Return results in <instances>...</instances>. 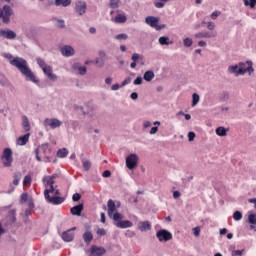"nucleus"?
I'll list each match as a JSON object with an SVG mask.
<instances>
[{
  "instance_id": "nucleus-1",
  "label": "nucleus",
  "mask_w": 256,
  "mask_h": 256,
  "mask_svg": "<svg viewBox=\"0 0 256 256\" xmlns=\"http://www.w3.org/2000/svg\"><path fill=\"white\" fill-rule=\"evenodd\" d=\"M3 57L5 59L9 60L10 65L13 67H16L20 73H22L26 79V81H31L32 83H35L36 85H39V80L37 79V76H35V73L29 68V65L27 64V60L21 57H14L13 55L9 53H4Z\"/></svg>"
},
{
  "instance_id": "nucleus-2",
  "label": "nucleus",
  "mask_w": 256,
  "mask_h": 256,
  "mask_svg": "<svg viewBox=\"0 0 256 256\" xmlns=\"http://www.w3.org/2000/svg\"><path fill=\"white\" fill-rule=\"evenodd\" d=\"M107 207L108 217H110V219H113V221H119V219H123V214L117 212V209L121 207V202H117L115 204V201L110 199L107 202Z\"/></svg>"
},
{
  "instance_id": "nucleus-3",
  "label": "nucleus",
  "mask_w": 256,
  "mask_h": 256,
  "mask_svg": "<svg viewBox=\"0 0 256 256\" xmlns=\"http://www.w3.org/2000/svg\"><path fill=\"white\" fill-rule=\"evenodd\" d=\"M13 15V8L9 5H4L0 8V19L5 24L11 23V16Z\"/></svg>"
},
{
  "instance_id": "nucleus-4",
  "label": "nucleus",
  "mask_w": 256,
  "mask_h": 256,
  "mask_svg": "<svg viewBox=\"0 0 256 256\" xmlns=\"http://www.w3.org/2000/svg\"><path fill=\"white\" fill-rule=\"evenodd\" d=\"M4 167H11L13 164V151L10 148H5L1 157Z\"/></svg>"
},
{
  "instance_id": "nucleus-5",
  "label": "nucleus",
  "mask_w": 256,
  "mask_h": 256,
  "mask_svg": "<svg viewBox=\"0 0 256 256\" xmlns=\"http://www.w3.org/2000/svg\"><path fill=\"white\" fill-rule=\"evenodd\" d=\"M43 125L45 129H57L63 125V122L57 118H46Z\"/></svg>"
},
{
  "instance_id": "nucleus-6",
  "label": "nucleus",
  "mask_w": 256,
  "mask_h": 256,
  "mask_svg": "<svg viewBox=\"0 0 256 256\" xmlns=\"http://www.w3.org/2000/svg\"><path fill=\"white\" fill-rule=\"evenodd\" d=\"M44 197L47 203H50V205H61L62 203H65V198L63 197H51V195L49 194V190L44 191Z\"/></svg>"
},
{
  "instance_id": "nucleus-7",
  "label": "nucleus",
  "mask_w": 256,
  "mask_h": 256,
  "mask_svg": "<svg viewBox=\"0 0 256 256\" xmlns=\"http://www.w3.org/2000/svg\"><path fill=\"white\" fill-rule=\"evenodd\" d=\"M145 23L150 27L156 29V31H161V29H165V24L159 25V18L155 16L146 17Z\"/></svg>"
},
{
  "instance_id": "nucleus-8",
  "label": "nucleus",
  "mask_w": 256,
  "mask_h": 256,
  "mask_svg": "<svg viewBox=\"0 0 256 256\" xmlns=\"http://www.w3.org/2000/svg\"><path fill=\"white\" fill-rule=\"evenodd\" d=\"M139 165V156L137 154H130L126 157V167L133 171Z\"/></svg>"
},
{
  "instance_id": "nucleus-9",
  "label": "nucleus",
  "mask_w": 256,
  "mask_h": 256,
  "mask_svg": "<svg viewBox=\"0 0 256 256\" xmlns=\"http://www.w3.org/2000/svg\"><path fill=\"white\" fill-rule=\"evenodd\" d=\"M156 237L160 243H163V241L167 243V241H171V239H173V234H171V232L168 230L161 229L157 231Z\"/></svg>"
},
{
  "instance_id": "nucleus-10",
  "label": "nucleus",
  "mask_w": 256,
  "mask_h": 256,
  "mask_svg": "<svg viewBox=\"0 0 256 256\" xmlns=\"http://www.w3.org/2000/svg\"><path fill=\"white\" fill-rule=\"evenodd\" d=\"M45 190H52L55 187V176H44L42 179Z\"/></svg>"
},
{
  "instance_id": "nucleus-11",
  "label": "nucleus",
  "mask_w": 256,
  "mask_h": 256,
  "mask_svg": "<svg viewBox=\"0 0 256 256\" xmlns=\"http://www.w3.org/2000/svg\"><path fill=\"white\" fill-rule=\"evenodd\" d=\"M37 64L42 69V71H43L44 75H46V77L53 73V68L51 66L47 65V63H45V60H43L41 58H37Z\"/></svg>"
},
{
  "instance_id": "nucleus-12",
  "label": "nucleus",
  "mask_w": 256,
  "mask_h": 256,
  "mask_svg": "<svg viewBox=\"0 0 256 256\" xmlns=\"http://www.w3.org/2000/svg\"><path fill=\"white\" fill-rule=\"evenodd\" d=\"M239 69H243L244 75L245 73H249V75H251L255 71V69H253V62L251 60L240 62Z\"/></svg>"
},
{
  "instance_id": "nucleus-13",
  "label": "nucleus",
  "mask_w": 256,
  "mask_h": 256,
  "mask_svg": "<svg viewBox=\"0 0 256 256\" xmlns=\"http://www.w3.org/2000/svg\"><path fill=\"white\" fill-rule=\"evenodd\" d=\"M75 229H77V228L73 227V228L63 232L62 233L63 241H65L66 243H71V241H73V239H75V233H73V231H75Z\"/></svg>"
},
{
  "instance_id": "nucleus-14",
  "label": "nucleus",
  "mask_w": 256,
  "mask_h": 256,
  "mask_svg": "<svg viewBox=\"0 0 256 256\" xmlns=\"http://www.w3.org/2000/svg\"><path fill=\"white\" fill-rule=\"evenodd\" d=\"M228 73L235 75V77H239V75H245V71L243 68H239V64L229 66Z\"/></svg>"
},
{
  "instance_id": "nucleus-15",
  "label": "nucleus",
  "mask_w": 256,
  "mask_h": 256,
  "mask_svg": "<svg viewBox=\"0 0 256 256\" xmlns=\"http://www.w3.org/2000/svg\"><path fill=\"white\" fill-rule=\"evenodd\" d=\"M114 221H115V226L118 227V229H129L133 227V222L129 220L119 219Z\"/></svg>"
},
{
  "instance_id": "nucleus-16",
  "label": "nucleus",
  "mask_w": 256,
  "mask_h": 256,
  "mask_svg": "<svg viewBox=\"0 0 256 256\" xmlns=\"http://www.w3.org/2000/svg\"><path fill=\"white\" fill-rule=\"evenodd\" d=\"M195 39H213V37H217L216 32H198L194 35Z\"/></svg>"
},
{
  "instance_id": "nucleus-17",
  "label": "nucleus",
  "mask_w": 256,
  "mask_h": 256,
  "mask_svg": "<svg viewBox=\"0 0 256 256\" xmlns=\"http://www.w3.org/2000/svg\"><path fill=\"white\" fill-rule=\"evenodd\" d=\"M75 11L80 16L81 15H85V13L87 11V3L85 1H78V2H76Z\"/></svg>"
},
{
  "instance_id": "nucleus-18",
  "label": "nucleus",
  "mask_w": 256,
  "mask_h": 256,
  "mask_svg": "<svg viewBox=\"0 0 256 256\" xmlns=\"http://www.w3.org/2000/svg\"><path fill=\"white\" fill-rule=\"evenodd\" d=\"M90 251V256H103L106 253L105 248L99 246H92Z\"/></svg>"
},
{
  "instance_id": "nucleus-19",
  "label": "nucleus",
  "mask_w": 256,
  "mask_h": 256,
  "mask_svg": "<svg viewBox=\"0 0 256 256\" xmlns=\"http://www.w3.org/2000/svg\"><path fill=\"white\" fill-rule=\"evenodd\" d=\"M61 54L63 57H73L75 55V49L70 45L63 46L61 48Z\"/></svg>"
},
{
  "instance_id": "nucleus-20",
  "label": "nucleus",
  "mask_w": 256,
  "mask_h": 256,
  "mask_svg": "<svg viewBox=\"0 0 256 256\" xmlns=\"http://www.w3.org/2000/svg\"><path fill=\"white\" fill-rule=\"evenodd\" d=\"M0 35L2 37H5V39H15L17 37V33H15L13 30H1Z\"/></svg>"
},
{
  "instance_id": "nucleus-21",
  "label": "nucleus",
  "mask_w": 256,
  "mask_h": 256,
  "mask_svg": "<svg viewBox=\"0 0 256 256\" xmlns=\"http://www.w3.org/2000/svg\"><path fill=\"white\" fill-rule=\"evenodd\" d=\"M138 229L142 233L145 232V231H151V222H149V221L139 222Z\"/></svg>"
},
{
  "instance_id": "nucleus-22",
  "label": "nucleus",
  "mask_w": 256,
  "mask_h": 256,
  "mask_svg": "<svg viewBox=\"0 0 256 256\" xmlns=\"http://www.w3.org/2000/svg\"><path fill=\"white\" fill-rule=\"evenodd\" d=\"M29 137H31V134L30 133H27L23 136H20L18 139H17V145H20V146H23V145H27V143H29Z\"/></svg>"
},
{
  "instance_id": "nucleus-23",
  "label": "nucleus",
  "mask_w": 256,
  "mask_h": 256,
  "mask_svg": "<svg viewBox=\"0 0 256 256\" xmlns=\"http://www.w3.org/2000/svg\"><path fill=\"white\" fill-rule=\"evenodd\" d=\"M82 211H83V204H79L72 207L70 210V213H72V215H77L78 217H80Z\"/></svg>"
},
{
  "instance_id": "nucleus-24",
  "label": "nucleus",
  "mask_w": 256,
  "mask_h": 256,
  "mask_svg": "<svg viewBox=\"0 0 256 256\" xmlns=\"http://www.w3.org/2000/svg\"><path fill=\"white\" fill-rule=\"evenodd\" d=\"M82 237H83L84 243H86V245H89V243H91L93 241V233L91 231L84 232Z\"/></svg>"
},
{
  "instance_id": "nucleus-25",
  "label": "nucleus",
  "mask_w": 256,
  "mask_h": 256,
  "mask_svg": "<svg viewBox=\"0 0 256 256\" xmlns=\"http://www.w3.org/2000/svg\"><path fill=\"white\" fill-rule=\"evenodd\" d=\"M72 67L78 71L79 75H85L87 73V67L79 66V63H74Z\"/></svg>"
},
{
  "instance_id": "nucleus-26",
  "label": "nucleus",
  "mask_w": 256,
  "mask_h": 256,
  "mask_svg": "<svg viewBox=\"0 0 256 256\" xmlns=\"http://www.w3.org/2000/svg\"><path fill=\"white\" fill-rule=\"evenodd\" d=\"M158 43L160 45H173V41H171V39H169V37H167V36H161L158 39Z\"/></svg>"
},
{
  "instance_id": "nucleus-27",
  "label": "nucleus",
  "mask_w": 256,
  "mask_h": 256,
  "mask_svg": "<svg viewBox=\"0 0 256 256\" xmlns=\"http://www.w3.org/2000/svg\"><path fill=\"white\" fill-rule=\"evenodd\" d=\"M114 23H125L127 21V16L125 14H118L115 18H112Z\"/></svg>"
},
{
  "instance_id": "nucleus-28",
  "label": "nucleus",
  "mask_w": 256,
  "mask_h": 256,
  "mask_svg": "<svg viewBox=\"0 0 256 256\" xmlns=\"http://www.w3.org/2000/svg\"><path fill=\"white\" fill-rule=\"evenodd\" d=\"M56 7H69L71 0H55Z\"/></svg>"
},
{
  "instance_id": "nucleus-29",
  "label": "nucleus",
  "mask_w": 256,
  "mask_h": 256,
  "mask_svg": "<svg viewBox=\"0 0 256 256\" xmlns=\"http://www.w3.org/2000/svg\"><path fill=\"white\" fill-rule=\"evenodd\" d=\"M22 127L25 131L31 130V124H29V118L27 116H22Z\"/></svg>"
},
{
  "instance_id": "nucleus-30",
  "label": "nucleus",
  "mask_w": 256,
  "mask_h": 256,
  "mask_svg": "<svg viewBox=\"0 0 256 256\" xmlns=\"http://www.w3.org/2000/svg\"><path fill=\"white\" fill-rule=\"evenodd\" d=\"M69 155V150L67 148H62L57 151V157L60 159H65Z\"/></svg>"
},
{
  "instance_id": "nucleus-31",
  "label": "nucleus",
  "mask_w": 256,
  "mask_h": 256,
  "mask_svg": "<svg viewBox=\"0 0 256 256\" xmlns=\"http://www.w3.org/2000/svg\"><path fill=\"white\" fill-rule=\"evenodd\" d=\"M216 135H218V137L227 136V129H225L223 126L216 128Z\"/></svg>"
},
{
  "instance_id": "nucleus-32",
  "label": "nucleus",
  "mask_w": 256,
  "mask_h": 256,
  "mask_svg": "<svg viewBox=\"0 0 256 256\" xmlns=\"http://www.w3.org/2000/svg\"><path fill=\"white\" fill-rule=\"evenodd\" d=\"M144 79L146 81H153V79H155V73H153V71H146L144 73Z\"/></svg>"
},
{
  "instance_id": "nucleus-33",
  "label": "nucleus",
  "mask_w": 256,
  "mask_h": 256,
  "mask_svg": "<svg viewBox=\"0 0 256 256\" xmlns=\"http://www.w3.org/2000/svg\"><path fill=\"white\" fill-rule=\"evenodd\" d=\"M245 7H250V9H255L256 0H244Z\"/></svg>"
},
{
  "instance_id": "nucleus-34",
  "label": "nucleus",
  "mask_w": 256,
  "mask_h": 256,
  "mask_svg": "<svg viewBox=\"0 0 256 256\" xmlns=\"http://www.w3.org/2000/svg\"><path fill=\"white\" fill-rule=\"evenodd\" d=\"M199 101H200L199 94L197 93L192 94V107H196Z\"/></svg>"
},
{
  "instance_id": "nucleus-35",
  "label": "nucleus",
  "mask_w": 256,
  "mask_h": 256,
  "mask_svg": "<svg viewBox=\"0 0 256 256\" xmlns=\"http://www.w3.org/2000/svg\"><path fill=\"white\" fill-rule=\"evenodd\" d=\"M32 179H31V175H26L23 179V185L24 187H29V185H31L32 183Z\"/></svg>"
},
{
  "instance_id": "nucleus-36",
  "label": "nucleus",
  "mask_w": 256,
  "mask_h": 256,
  "mask_svg": "<svg viewBox=\"0 0 256 256\" xmlns=\"http://www.w3.org/2000/svg\"><path fill=\"white\" fill-rule=\"evenodd\" d=\"M234 221H241L243 219V213L241 211H235L233 214Z\"/></svg>"
},
{
  "instance_id": "nucleus-37",
  "label": "nucleus",
  "mask_w": 256,
  "mask_h": 256,
  "mask_svg": "<svg viewBox=\"0 0 256 256\" xmlns=\"http://www.w3.org/2000/svg\"><path fill=\"white\" fill-rule=\"evenodd\" d=\"M44 191H48V195H51V193H53L55 197H59V195H61V192L59 191V189H57V186H54L53 190H44Z\"/></svg>"
},
{
  "instance_id": "nucleus-38",
  "label": "nucleus",
  "mask_w": 256,
  "mask_h": 256,
  "mask_svg": "<svg viewBox=\"0 0 256 256\" xmlns=\"http://www.w3.org/2000/svg\"><path fill=\"white\" fill-rule=\"evenodd\" d=\"M248 223H250V225H256V214H249L248 215Z\"/></svg>"
},
{
  "instance_id": "nucleus-39",
  "label": "nucleus",
  "mask_w": 256,
  "mask_h": 256,
  "mask_svg": "<svg viewBox=\"0 0 256 256\" xmlns=\"http://www.w3.org/2000/svg\"><path fill=\"white\" fill-rule=\"evenodd\" d=\"M115 39H117V41H126V39H129V36L125 33H122V34L116 35Z\"/></svg>"
},
{
  "instance_id": "nucleus-40",
  "label": "nucleus",
  "mask_w": 256,
  "mask_h": 256,
  "mask_svg": "<svg viewBox=\"0 0 256 256\" xmlns=\"http://www.w3.org/2000/svg\"><path fill=\"white\" fill-rule=\"evenodd\" d=\"M184 47H191L193 45V39L191 38H185L183 40Z\"/></svg>"
},
{
  "instance_id": "nucleus-41",
  "label": "nucleus",
  "mask_w": 256,
  "mask_h": 256,
  "mask_svg": "<svg viewBox=\"0 0 256 256\" xmlns=\"http://www.w3.org/2000/svg\"><path fill=\"white\" fill-rule=\"evenodd\" d=\"M83 169H85V171H89L91 169V162L89 160L83 161Z\"/></svg>"
},
{
  "instance_id": "nucleus-42",
  "label": "nucleus",
  "mask_w": 256,
  "mask_h": 256,
  "mask_svg": "<svg viewBox=\"0 0 256 256\" xmlns=\"http://www.w3.org/2000/svg\"><path fill=\"white\" fill-rule=\"evenodd\" d=\"M111 9H117L119 7V0H110Z\"/></svg>"
},
{
  "instance_id": "nucleus-43",
  "label": "nucleus",
  "mask_w": 256,
  "mask_h": 256,
  "mask_svg": "<svg viewBox=\"0 0 256 256\" xmlns=\"http://www.w3.org/2000/svg\"><path fill=\"white\" fill-rule=\"evenodd\" d=\"M56 25L57 27H59L60 29H64L65 27V20H56Z\"/></svg>"
},
{
  "instance_id": "nucleus-44",
  "label": "nucleus",
  "mask_w": 256,
  "mask_h": 256,
  "mask_svg": "<svg viewBox=\"0 0 256 256\" xmlns=\"http://www.w3.org/2000/svg\"><path fill=\"white\" fill-rule=\"evenodd\" d=\"M219 15H221V12L219 11H214L211 13L210 17L213 21H215V19H217L219 17Z\"/></svg>"
},
{
  "instance_id": "nucleus-45",
  "label": "nucleus",
  "mask_w": 256,
  "mask_h": 256,
  "mask_svg": "<svg viewBox=\"0 0 256 256\" xmlns=\"http://www.w3.org/2000/svg\"><path fill=\"white\" fill-rule=\"evenodd\" d=\"M97 235H99L100 237H105V235H107V231H105V229L103 228H99L97 230Z\"/></svg>"
},
{
  "instance_id": "nucleus-46",
  "label": "nucleus",
  "mask_w": 256,
  "mask_h": 256,
  "mask_svg": "<svg viewBox=\"0 0 256 256\" xmlns=\"http://www.w3.org/2000/svg\"><path fill=\"white\" fill-rule=\"evenodd\" d=\"M192 231H193L195 237H199V235L201 234V228H199V227L193 228Z\"/></svg>"
},
{
  "instance_id": "nucleus-47",
  "label": "nucleus",
  "mask_w": 256,
  "mask_h": 256,
  "mask_svg": "<svg viewBox=\"0 0 256 256\" xmlns=\"http://www.w3.org/2000/svg\"><path fill=\"white\" fill-rule=\"evenodd\" d=\"M206 25H207V29H208L209 31H213V30L215 29V24H214V22H207Z\"/></svg>"
},
{
  "instance_id": "nucleus-48",
  "label": "nucleus",
  "mask_w": 256,
  "mask_h": 256,
  "mask_svg": "<svg viewBox=\"0 0 256 256\" xmlns=\"http://www.w3.org/2000/svg\"><path fill=\"white\" fill-rule=\"evenodd\" d=\"M134 85H141L143 83V78L141 76L137 77L135 80H134Z\"/></svg>"
},
{
  "instance_id": "nucleus-49",
  "label": "nucleus",
  "mask_w": 256,
  "mask_h": 256,
  "mask_svg": "<svg viewBox=\"0 0 256 256\" xmlns=\"http://www.w3.org/2000/svg\"><path fill=\"white\" fill-rule=\"evenodd\" d=\"M27 199H29V195H27V193H23V194L21 195V200H20V202H21V203H26Z\"/></svg>"
},
{
  "instance_id": "nucleus-50",
  "label": "nucleus",
  "mask_w": 256,
  "mask_h": 256,
  "mask_svg": "<svg viewBox=\"0 0 256 256\" xmlns=\"http://www.w3.org/2000/svg\"><path fill=\"white\" fill-rule=\"evenodd\" d=\"M243 251H245V250H234L232 252V256H242L243 255Z\"/></svg>"
},
{
  "instance_id": "nucleus-51",
  "label": "nucleus",
  "mask_w": 256,
  "mask_h": 256,
  "mask_svg": "<svg viewBox=\"0 0 256 256\" xmlns=\"http://www.w3.org/2000/svg\"><path fill=\"white\" fill-rule=\"evenodd\" d=\"M81 200V194L75 193L72 196V201H80Z\"/></svg>"
},
{
  "instance_id": "nucleus-52",
  "label": "nucleus",
  "mask_w": 256,
  "mask_h": 256,
  "mask_svg": "<svg viewBox=\"0 0 256 256\" xmlns=\"http://www.w3.org/2000/svg\"><path fill=\"white\" fill-rule=\"evenodd\" d=\"M155 7H157V9H163V7H165V2L163 1L156 2Z\"/></svg>"
},
{
  "instance_id": "nucleus-53",
  "label": "nucleus",
  "mask_w": 256,
  "mask_h": 256,
  "mask_svg": "<svg viewBox=\"0 0 256 256\" xmlns=\"http://www.w3.org/2000/svg\"><path fill=\"white\" fill-rule=\"evenodd\" d=\"M121 87H123L122 84H121V85H119V84H113V85L111 86V90H112V91H119V89H120Z\"/></svg>"
},
{
  "instance_id": "nucleus-54",
  "label": "nucleus",
  "mask_w": 256,
  "mask_h": 256,
  "mask_svg": "<svg viewBox=\"0 0 256 256\" xmlns=\"http://www.w3.org/2000/svg\"><path fill=\"white\" fill-rule=\"evenodd\" d=\"M47 77L50 81H57V79H58V77L53 72Z\"/></svg>"
},
{
  "instance_id": "nucleus-55",
  "label": "nucleus",
  "mask_w": 256,
  "mask_h": 256,
  "mask_svg": "<svg viewBox=\"0 0 256 256\" xmlns=\"http://www.w3.org/2000/svg\"><path fill=\"white\" fill-rule=\"evenodd\" d=\"M188 140L189 141H195V132H189L188 133Z\"/></svg>"
},
{
  "instance_id": "nucleus-56",
  "label": "nucleus",
  "mask_w": 256,
  "mask_h": 256,
  "mask_svg": "<svg viewBox=\"0 0 256 256\" xmlns=\"http://www.w3.org/2000/svg\"><path fill=\"white\" fill-rule=\"evenodd\" d=\"M157 131H159V127H157V126L152 127L150 130V135H155V133H157Z\"/></svg>"
},
{
  "instance_id": "nucleus-57",
  "label": "nucleus",
  "mask_w": 256,
  "mask_h": 256,
  "mask_svg": "<svg viewBox=\"0 0 256 256\" xmlns=\"http://www.w3.org/2000/svg\"><path fill=\"white\" fill-rule=\"evenodd\" d=\"M129 83H131V78L130 77H128V78H126L123 82H122V87H125V85H129Z\"/></svg>"
},
{
  "instance_id": "nucleus-58",
  "label": "nucleus",
  "mask_w": 256,
  "mask_h": 256,
  "mask_svg": "<svg viewBox=\"0 0 256 256\" xmlns=\"http://www.w3.org/2000/svg\"><path fill=\"white\" fill-rule=\"evenodd\" d=\"M95 63H96V65H98V67H103V65H104L103 60H101V59H99V58H97V59L95 60Z\"/></svg>"
},
{
  "instance_id": "nucleus-59",
  "label": "nucleus",
  "mask_w": 256,
  "mask_h": 256,
  "mask_svg": "<svg viewBox=\"0 0 256 256\" xmlns=\"http://www.w3.org/2000/svg\"><path fill=\"white\" fill-rule=\"evenodd\" d=\"M131 99L133 101L139 99V94H137V92H133L131 95H130Z\"/></svg>"
},
{
  "instance_id": "nucleus-60",
  "label": "nucleus",
  "mask_w": 256,
  "mask_h": 256,
  "mask_svg": "<svg viewBox=\"0 0 256 256\" xmlns=\"http://www.w3.org/2000/svg\"><path fill=\"white\" fill-rule=\"evenodd\" d=\"M139 57H140L139 54L135 53V54L132 55L131 59H132L133 62L137 63V61H139Z\"/></svg>"
},
{
  "instance_id": "nucleus-61",
  "label": "nucleus",
  "mask_w": 256,
  "mask_h": 256,
  "mask_svg": "<svg viewBox=\"0 0 256 256\" xmlns=\"http://www.w3.org/2000/svg\"><path fill=\"white\" fill-rule=\"evenodd\" d=\"M102 177H105V178L111 177V171L105 170V171L103 172V174H102Z\"/></svg>"
},
{
  "instance_id": "nucleus-62",
  "label": "nucleus",
  "mask_w": 256,
  "mask_h": 256,
  "mask_svg": "<svg viewBox=\"0 0 256 256\" xmlns=\"http://www.w3.org/2000/svg\"><path fill=\"white\" fill-rule=\"evenodd\" d=\"M143 127H144V129H149V127H151V122H149V121H144V122H143Z\"/></svg>"
},
{
  "instance_id": "nucleus-63",
  "label": "nucleus",
  "mask_w": 256,
  "mask_h": 256,
  "mask_svg": "<svg viewBox=\"0 0 256 256\" xmlns=\"http://www.w3.org/2000/svg\"><path fill=\"white\" fill-rule=\"evenodd\" d=\"M173 197H174L175 199H179V198L181 197V192H179V191H174V192H173Z\"/></svg>"
},
{
  "instance_id": "nucleus-64",
  "label": "nucleus",
  "mask_w": 256,
  "mask_h": 256,
  "mask_svg": "<svg viewBox=\"0 0 256 256\" xmlns=\"http://www.w3.org/2000/svg\"><path fill=\"white\" fill-rule=\"evenodd\" d=\"M105 83H106V85H111V83H113V78H111V77L106 78Z\"/></svg>"
}]
</instances>
